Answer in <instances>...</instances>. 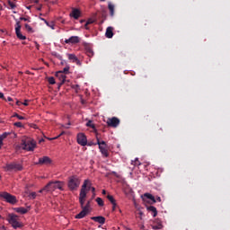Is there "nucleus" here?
Segmentation results:
<instances>
[{
	"label": "nucleus",
	"instance_id": "1",
	"mask_svg": "<svg viewBox=\"0 0 230 230\" xmlns=\"http://www.w3.org/2000/svg\"><path fill=\"white\" fill-rule=\"evenodd\" d=\"M55 190H60V191H64V181H49L44 188L40 190V193H44V191H55Z\"/></svg>",
	"mask_w": 230,
	"mask_h": 230
},
{
	"label": "nucleus",
	"instance_id": "2",
	"mask_svg": "<svg viewBox=\"0 0 230 230\" xmlns=\"http://www.w3.org/2000/svg\"><path fill=\"white\" fill-rule=\"evenodd\" d=\"M19 148L26 152H33L37 148V142L34 139L23 138L20 144Z\"/></svg>",
	"mask_w": 230,
	"mask_h": 230
},
{
	"label": "nucleus",
	"instance_id": "3",
	"mask_svg": "<svg viewBox=\"0 0 230 230\" xmlns=\"http://www.w3.org/2000/svg\"><path fill=\"white\" fill-rule=\"evenodd\" d=\"M19 219V216L12 213L7 216V222L12 225L13 229H22L24 227V224L17 221Z\"/></svg>",
	"mask_w": 230,
	"mask_h": 230
},
{
	"label": "nucleus",
	"instance_id": "4",
	"mask_svg": "<svg viewBox=\"0 0 230 230\" xmlns=\"http://www.w3.org/2000/svg\"><path fill=\"white\" fill-rule=\"evenodd\" d=\"M87 184H91V181L84 180L79 193V204L84 206L85 204V199H87Z\"/></svg>",
	"mask_w": 230,
	"mask_h": 230
},
{
	"label": "nucleus",
	"instance_id": "5",
	"mask_svg": "<svg viewBox=\"0 0 230 230\" xmlns=\"http://www.w3.org/2000/svg\"><path fill=\"white\" fill-rule=\"evenodd\" d=\"M67 187L70 191H76L80 188V178L76 175H72L68 178Z\"/></svg>",
	"mask_w": 230,
	"mask_h": 230
},
{
	"label": "nucleus",
	"instance_id": "6",
	"mask_svg": "<svg viewBox=\"0 0 230 230\" xmlns=\"http://www.w3.org/2000/svg\"><path fill=\"white\" fill-rule=\"evenodd\" d=\"M141 199L143 200V203L145 206H154L157 200L155 199V197L152 195L151 193L146 192L141 196Z\"/></svg>",
	"mask_w": 230,
	"mask_h": 230
},
{
	"label": "nucleus",
	"instance_id": "7",
	"mask_svg": "<svg viewBox=\"0 0 230 230\" xmlns=\"http://www.w3.org/2000/svg\"><path fill=\"white\" fill-rule=\"evenodd\" d=\"M0 199H4L8 204H17V197L4 191L0 193Z\"/></svg>",
	"mask_w": 230,
	"mask_h": 230
},
{
	"label": "nucleus",
	"instance_id": "8",
	"mask_svg": "<svg viewBox=\"0 0 230 230\" xmlns=\"http://www.w3.org/2000/svg\"><path fill=\"white\" fill-rule=\"evenodd\" d=\"M5 169L7 170V172H22L23 167L21 164L12 162L5 164Z\"/></svg>",
	"mask_w": 230,
	"mask_h": 230
},
{
	"label": "nucleus",
	"instance_id": "9",
	"mask_svg": "<svg viewBox=\"0 0 230 230\" xmlns=\"http://www.w3.org/2000/svg\"><path fill=\"white\" fill-rule=\"evenodd\" d=\"M97 145L99 146V150L101 154L104 157H109V150H107V142L105 141H100V137H97Z\"/></svg>",
	"mask_w": 230,
	"mask_h": 230
},
{
	"label": "nucleus",
	"instance_id": "10",
	"mask_svg": "<svg viewBox=\"0 0 230 230\" xmlns=\"http://www.w3.org/2000/svg\"><path fill=\"white\" fill-rule=\"evenodd\" d=\"M21 22H16L15 33L17 39H19L20 40H26V36L22 35V33L21 32Z\"/></svg>",
	"mask_w": 230,
	"mask_h": 230
},
{
	"label": "nucleus",
	"instance_id": "11",
	"mask_svg": "<svg viewBox=\"0 0 230 230\" xmlns=\"http://www.w3.org/2000/svg\"><path fill=\"white\" fill-rule=\"evenodd\" d=\"M77 143L81 146H87V136L84 133L77 134Z\"/></svg>",
	"mask_w": 230,
	"mask_h": 230
},
{
	"label": "nucleus",
	"instance_id": "12",
	"mask_svg": "<svg viewBox=\"0 0 230 230\" xmlns=\"http://www.w3.org/2000/svg\"><path fill=\"white\" fill-rule=\"evenodd\" d=\"M108 127H112L113 128H116L118 125H119V119L113 117L111 119H109L107 121Z\"/></svg>",
	"mask_w": 230,
	"mask_h": 230
},
{
	"label": "nucleus",
	"instance_id": "13",
	"mask_svg": "<svg viewBox=\"0 0 230 230\" xmlns=\"http://www.w3.org/2000/svg\"><path fill=\"white\" fill-rule=\"evenodd\" d=\"M81 208H82V211L79 214L75 215V218H77V219L85 218V217H87L89 213H91V210L84 208V207H81Z\"/></svg>",
	"mask_w": 230,
	"mask_h": 230
},
{
	"label": "nucleus",
	"instance_id": "14",
	"mask_svg": "<svg viewBox=\"0 0 230 230\" xmlns=\"http://www.w3.org/2000/svg\"><path fill=\"white\" fill-rule=\"evenodd\" d=\"M51 163H53V161L51 158H49V156H43L39 158V161L36 163V164H51Z\"/></svg>",
	"mask_w": 230,
	"mask_h": 230
},
{
	"label": "nucleus",
	"instance_id": "15",
	"mask_svg": "<svg viewBox=\"0 0 230 230\" xmlns=\"http://www.w3.org/2000/svg\"><path fill=\"white\" fill-rule=\"evenodd\" d=\"M80 42V37L72 36L69 39L65 40L66 44H78Z\"/></svg>",
	"mask_w": 230,
	"mask_h": 230
},
{
	"label": "nucleus",
	"instance_id": "16",
	"mask_svg": "<svg viewBox=\"0 0 230 230\" xmlns=\"http://www.w3.org/2000/svg\"><path fill=\"white\" fill-rule=\"evenodd\" d=\"M80 15H82V13L80 12V10L76 9V8H73L72 12L70 13V17H73L75 20L80 19Z\"/></svg>",
	"mask_w": 230,
	"mask_h": 230
},
{
	"label": "nucleus",
	"instance_id": "17",
	"mask_svg": "<svg viewBox=\"0 0 230 230\" xmlns=\"http://www.w3.org/2000/svg\"><path fill=\"white\" fill-rule=\"evenodd\" d=\"M91 220H93V222H97L98 224H105V217L103 216H97V217H92Z\"/></svg>",
	"mask_w": 230,
	"mask_h": 230
},
{
	"label": "nucleus",
	"instance_id": "18",
	"mask_svg": "<svg viewBox=\"0 0 230 230\" xmlns=\"http://www.w3.org/2000/svg\"><path fill=\"white\" fill-rule=\"evenodd\" d=\"M146 210L149 213H153V217H157V208L152 205H146Z\"/></svg>",
	"mask_w": 230,
	"mask_h": 230
},
{
	"label": "nucleus",
	"instance_id": "19",
	"mask_svg": "<svg viewBox=\"0 0 230 230\" xmlns=\"http://www.w3.org/2000/svg\"><path fill=\"white\" fill-rule=\"evenodd\" d=\"M114 28L112 27H108L106 29V33H105V36L107 39H112V37H114Z\"/></svg>",
	"mask_w": 230,
	"mask_h": 230
},
{
	"label": "nucleus",
	"instance_id": "20",
	"mask_svg": "<svg viewBox=\"0 0 230 230\" xmlns=\"http://www.w3.org/2000/svg\"><path fill=\"white\" fill-rule=\"evenodd\" d=\"M155 224H156V225H153L152 229H154V230L163 229V223H161V220H159L158 218L155 219Z\"/></svg>",
	"mask_w": 230,
	"mask_h": 230
},
{
	"label": "nucleus",
	"instance_id": "21",
	"mask_svg": "<svg viewBox=\"0 0 230 230\" xmlns=\"http://www.w3.org/2000/svg\"><path fill=\"white\" fill-rule=\"evenodd\" d=\"M13 210L16 213H20V215H26L28 213V208H24L23 207L14 208Z\"/></svg>",
	"mask_w": 230,
	"mask_h": 230
},
{
	"label": "nucleus",
	"instance_id": "22",
	"mask_svg": "<svg viewBox=\"0 0 230 230\" xmlns=\"http://www.w3.org/2000/svg\"><path fill=\"white\" fill-rule=\"evenodd\" d=\"M55 76L58 78L60 82H62V80L66 81V78H67V76H66V75L62 74L60 71L56 72Z\"/></svg>",
	"mask_w": 230,
	"mask_h": 230
},
{
	"label": "nucleus",
	"instance_id": "23",
	"mask_svg": "<svg viewBox=\"0 0 230 230\" xmlns=\"http://www.w3.org/2000/svg\"><path fill=\"white\" fill-rule=\"evenodd\" d=\"M40 21H43V22H45V24L49 27V28H51V30H55V22H49L46 19L44 18H40Z\"/></svg>",
	"mask_w": 230,
	"mask_h": 230
},
{
	"label": "nucleus",
	"instance_id": "24",
	"mask_svg": "<svg viewBox=\"0 0 230 230\" xmlns=\"http://www.w3.org/2000/svg\"><path fill=\"white\" fill-rule=\"evenodd\" d=\"M94 22H96V20L93 19V18H89L85 24H84V28L85 30H91V28L89 27V24H94Z\"/></svg>",
	"mask_w": 230,
	"mask_h": 230
},
{
	"label": "nucleus",
	"instance_id": "25",
	"mask_svg": "<svg viewBox=\"0 0 230 230\" xmlns=\"http://www.w3.org/2000/svg\"><path fill=\"white\" fill-rule=\"evenodd\" d=\"M115 5L112 3L108 4V10L110 11L111 17H114Z\"/></svg>",
	"mask_w": 230,
	"mask_h": 230
},
{
	"label": "nucleus",
	"instance_id": "26",
	"mask_svg": "<svg viewBox=\"0 0 230 230\" xmlns=\"http://www.w3.org/2000/svg\"><path fill=\"white\" fill-rule=\"evenodd\" d=\"M85 53L90 58H92V57H94V51H93V49H91L90 47L85 48Z\"/></svg>",
	"mask_w": 230,
	"mask_h": 230
},
{
	"label": "nucleus",
	"instance_id": "27",
	"mask_svg": "<svg viewBox=\"0 0 230 230\" xmlns=\"http://www.w3.org/2000/svg\"><path fill=\"white\" fill-rule=\"evenodd\" d=\"M7 4L8 8H10L11 10H13L17 7V5L15 4V0H7Z\"/></svg>",
	"mask_w": 230,
	"mask_h": 230
},
{
	"label": "nucleus",
	"instance_id": "28",
	"mask_svg": "<svg viewBox=\"0 0 230 230\" xmlns=\"http://www.w3.org/2000/svg\"><path fill=\"white\" fill-rule=\"evenodd\" d=\"M10 132H4L0 136V143L3 145V141H4V139H6L8 137V136H10Z\"/></svg>",
	"mask_w": 230,
	"mask_h": 230
},
{
	"label": "nucleus",
	"instance_id": "29",
	"mask_svg": "<svg viewBox=\"0 0 230 230\" xmlns=\"http://www.w3.org/2000/svg\"><path fill=\"white\" fill-rule=\"evenodd\" d=\"M50 62H52V64H54V65L60 64V66H66V60H64V59H59V62H57L54 59H50Z\"/></svg>",
	"mask_w": 230,
	"mask_h": 230
},
{
	"label": "nucleus",
	"instance_id": "30",
	"mask_svg": "<svg viewBox=\"0 0 230 230\" xmlns=\"http://www.w3.org/2000/svg\"><path fill=\"white\" fill-rule=\"evenodd\" d=\"M106 199H108V200H110L111 204H114L116 203V199H114V196L108 194L106 196Z\"/></svg>",
	"mask_w": 230,
	"mask_h": 230
},
{
	"label": "nucleus",
	"instance_id": "31",
	"mask_svg": "<svg viewBox=\"0 0 230 230\" xmlns=\"http://www.w3.org/2000/svg\"><path fill=\"white\" fill-rule=\"evenodd\" d=\"M47 80L50 85H55V84H57V81H55V77L53 76L47 77Z\"/></svg>",
	"mask_w": 230,
	"mask_h": 230
},
{
	"label": "nucleus",
	"instance_id": "32",
	"mask_svg": "<svg viewBox=\"0 0 230 230\" xmlns=\"http://www.w3.org/2000/svg\"><path fill=\"white\" fill-rule=\"evenodd\" d=\"M25 30H27L28 33H34L35 31H33V28L30 26V24L25 23Z\"/></svg>",
	"mask_w": 230,
	"mask_h": 230
},
{
	"label": "nucleus",
	"instance_id": "33",
	"mask_svg": "<svg viewBox=\"0 0 230 230\" xmlns=\"http://www.w3.org/2000/svg\"><path fill=\"white\" fill-rule=\"evenodd\" d=\"M69 69H70V66L69 65H66V67L61 70L60 72L63 74V75H69Z\"/></svg>",
	"mask_w": 230,
	"mask_h": 230
},
{
	"label": "nucleus",
	"instance_id": "34",
	"mask_svg": "<svg viewBox=\"0 0 230 230\" xmlns=\"http://www.w3.org/2000/svg\"><path fill=\"white\" fill-rule=\"evenodd\" d=\"M95 200H96L98 206H101V207L104 206L103 199L102 198H96Z\"/></svg>",
	"mask_w": 230,
	"mask_h": 230
},
{
	"label": "nucleus",
	"instance_id": "35",
	"mask_svg": "<svg viewBox=\"0 0 230 230\" xmlns=\"http://www.w3.org/2000/svg\"><path fill=\"white\" fill-rule=\"evenodd\" d=\"M131 164H133V166H141V164L139 163V158H136L135 161H132Z\"/></svg>",
	"mask_w": 230,
	"mask_h": 230
},
{
	"label": "nucleus",
	"instance_id": "36",
	"mask_svg": "<svg viewBox=\"0 0 230 230\" xmlns=\"http://www.w3.org/2000/svg\"><path fill=\"white\" fill-rule=\"evenodd\" d=\"M95 126L93 123V120H88V122L86 123V127H90V128H95Z\"/></svg>",
	"mask_w": 230,
	"mask_h": 230
},
{
	"label": "nucleus",
	"instance_id": "37",
	"mask_svg": "<svg viewBox=\"0 0 230 230\" xmlns=\"http://www.w3.org/2000/svg\"><path fill=\"white\" fill-rule=\"evenodd\" d=\"M12 118H18L19 119H26V118L19 115V113L15 112L13 113V115L12 116Z\"/></svg>",
	"mask_w": 230,
	"mask_h": 230
},
{
	"label": "nucleus",
	"instance_id": "38",
	"mask_svg": "<svg viewBox=\"0 0 230 230\" xmlns=\"http://www.w3.org/2000/svg\"><path fill=\"white\" fill-rule=\"evenodd\" d=\"M13 126L17 127L18 128H24V126L22 125V122H14Z\"/></svg>",
	"mask_w": 230,
	"mask_h": 230
},
{
	"label": "nucleus",
	"instance_id": "39",
	"mask_svg": "<svg viewBox=\"0 0 230 230\" xmlns=\"http://www.w3.org/2000/svg\"><path fill=\"white\" fill-rule=\"evenodd\" d=\"M81 208H84V209H89L91 208V200H88L85 204V206H81Z\"/></svg>",
	"mask_w": 230,
	"mask_h": 230
},
{
	"label": "nucleus",
	"instance_id": "40",
	"mask_svg": "<svg viewBox=\"0 0 230 230\" xmlns=\"http://www.w3.org/2000/svg\"><path fill=\"white\" fill-rule=\"evenodd\" d=\"M66 84V81H64V79L62 81H60L59 83H58V91H60V88L62 87V85H64Z\"/></svg>",
	"mask_w": 230,
	"mask_h": 230
},
{
	"label": "nucleus",
	"instance_id": "41",
	"mask_svg": "<svg viewBox=\"0 0 230 230\" xmlns=\"http://www.w3.org/2000/svg\"><path fill=\"white\" fill-rule=\"evenodd\" d=\"M20 21H24L25 22H31L30 17H20Z\"/></svg>",
	"mask_w": 230,
	"mask_h": 230
},
{
	"label": "nucleus",
	"instance_id": "42",
	"mask_svg": "<svg viewBox=\"0 0 230 230\" xmlns=\"http://www.w3.org/2000/svg\"><path fill=\"white\" fill-rule=\"evenodd\" d=\"M75 64H77V66H82V63L80 62V59L78 58H73L72 59Z\"/></svg>",
	"mask_w": 230,
	"mask_h": 230
},
{
	"label": "nucleus",
	"instance_id": "43",
	"mask_svg": "<svg viewBox=\"0 0 230 230\" xmlns=\"http://www.w3.org/2000/svg\"><path fill=\"white\" fill-rule=\"evenodd\" d=\"M95 145H98V142L93 143V141H90V142H87V144H86L87 146H95Z\"/></svg>",
	"mask_w": 230,
	"mask_h": 230
},
{
	"label": "nucleus",
	"instance_id": "44",
	"mask_svg": "<svg viewBox=\"0 0 230 230\" xmlns=\"http://www.w3.org/2000/svg\"><path fill=\"white\" fill-rule=\"evenodd\" d=\"M46 139H48L49 141H55V139H58V137H47L46 136L44 137Z\"/></svg>",
	"mask_w": 230,
	"mask_h": 230
},
{
	"label": "nucleus",
	"instance_id": "45",
	"mask_svg": "<svg viewBox=\"0 0 230 230\" xmlns=\"http://www.w3.org/2000/svg\"><path fill=\"white\" fill-rule=\"evenodd\" d=\"M30 197H31V199H37V192H31L30 194Z\"/></svg>",
	"mask_w": 230,
	"mask_h": 230
},
{
	"label": "nucleus",
	"instance_id": "46",
	"mask_svg": "<svg viewBox=\"0 0 230 230\" xmlns=\"http://www.w3.org/2000/svg\"><path fill=\"white\" fill-rule=\"evenodd\" d=\"M92 186H93V183H91V181H90V183H88L86 186V191L91 190V189L93 188Z\"/></svg>",
	"mask_w": 230,
	"mask_h": 230
},
{
	"label": "nucleus",
	"instance_id": "47",
	"mask_svg": "<svg viewBox=\"0 0 230 230\" xmlns=\"http://www.w3.org/2000/svg\"><path fill=\"white\" fill-rule=\"evenodd\" d=\"M0 99L6 102V97H4V93L0 92Z\"/></svg>",
	"mask_w": 230,
	"mask_h": 230
},
{
	"label": "nucleus",
	"instance_id": "48",
	"mask_svg": "<svg viewBox=\"0 0 230 230\" xmlns=\"http://www.w3.org/2000/svg\"><path fill=\"white\" fill-rule=\"evenodd\" d=\"M111 204H112V211H116V208H118V204L116 202Z\"/></svg>",
	"mask_w": 230,
	"mask_h": 230
},
{
	"label": "nucleus",
	"instance_id": "49",
	"mask_svg": "<svg viewBox=\"0 0 230 230\" xmlns=\"http://www.w3.org/2000/svg\"><path fill=\"white\" fill-rule=\"evenodd\" d=\"M68 58H76V56L75 54H69Z\"/></svg>",
	"mask_w": 230,
	"mask_h": 230
},
{
	"label": "nucleus",
	"instance_id": "50",
	"mask_svg": "<svg viewBox=\"0 0 230 230\" xmlns=\"http://www.w3.org/2000/svg\"><path fill=\"white\" fill-rule=\"evenodd\" d=\"M22 105L28 107V100H25L24 102H22Z\"/></svg>",
	"mask_w": 230,
	"mask_h": 230
},
{
	"label": "nucleus",
	"instance_id": "51",
	"mask_svg": "<svg viewBox=\"0 0 230 230\" xmlns=\"http://www.w3.org/2000/svg\"><path fill=\"white\" fill-rule=\"evenodd\" d=\"M80 87V85L78 84H73L72 85V89H78Z\"/></svg>",
	"mask_w": 230,
	"mask_h": 230
},
{
	"label": "nucleus",
	"instance_id": "52",
	"mask_svg": "<svg viewBox=\"0 0 230 230\" xmlns=\"http://www.w3.org/2000/svg\"><path fill=\"white\" fill-rule=\"evenodd\" d=\"M30 127H31L32 128H39L36 124H30Z\"/></svg>",
	"mask_w": 230,
	"mask_h": 230
},
{
	"label": "nucleus",
	"instance_id": "53",
	"mask_svg": "<svg viewBox=\"0 0 230 230\" xmlns=\"http://www.w3.org/2000/svg\"><path fill=\"white\" fill-rule=\"evenodd\" d=\"M93 130L96 134V137H98V129H96V127H95V128H93Z\"/></svg>",
	"mask_w": 230,
	"mask_h": 230
},
{
	"label": "nucleus",
	"instance_id": "54",
	"mask_svg": "<svg viewBox=\"0 0 230 230\" xmlns=\"http://www.w3.org/2000/svg\"><path fill=\"white\" fill-rule=\"evenodd\" d=\"M155 200H156L157 202H162L161 197H159V196L156 197Z\"/></svg>",
	"mask_w": 230,
	"mask_h": 230
},
{
	"label": "nucleus",
	"instance_id": "55",
	"mask_svg": "<svg viewBox=\"0 0 230 230\" xmlns=\"http://www.w3.org/2000/svg\"><path fill=\"white\" fill-rule=\"evenodd\" d=\"M36 9L38 10V12H40V10H42V4H40V6L36 7Z\"/></svg>",
	"mask_w": 230,
	"mask_h": 230
},
{
	"label": "nucleus",
	"instance_id": "56",
	"mask_svg": "<svg viewBox=\"0 0 230 230\" xmlns=\"http://www.w3.org/2000/svg\"><path fill=\"white\" fill-rule=\"evenodd\" d=\"M111 175H114L115 177H119V176H118V172H114V171L111 172Z\"/></svg>",
	"mask_w": 230,
	"mask_h": 230
},
{
	"label": "nucleus",
	"instance_id": "57",
	"mask_svg": "<svg viewBox=\"0 0 230 230\" xmlns=\"http://www.w3.org/2000/svg\"><path fill=\"white\" fill-rule=\"evenodd\" d=\"M6 102H13V99L12 97H7Z\"/></svg>",
	"mask_w": 230,
	"mask_h": 230
},
{
	"label": "nucleus",
	"instance_id": "58",
	"mask_svg": "<svg viewBox=\"0 0 230 230\" xmlns=\"http://www.w3.org/2000/svg\"><path fill=\"white\" fill-rule=\"evenodd\" d=\"M64 134H66V131H62L57 137H60L64 136Z\"/></svg>",
	"mask_w": 230,
	"mask_h": 230
},
{
	"label": "nucleus",
	"instance_id": "59",
	"mask_svg": "<svg viewBox=\"0 0 230 230\" xmlns=\"http://www.w3.org/2000/svg\"><path fill=\"white\" fill-rule=\"evenodd\" d=\"M16 105L18 106L22 105V102L21 101H16Z\"/></svg>",
	"mask_w": 230,
	"mask_h": 230
},
{
	"label": "nucleus",
	"instance_id": "60",
	"mask_svg": "<svg viewBox=\"0 0 230 230\" xmlns=\"http://www.w3.org/2000/svg\"><path fill=\"white\" fill-rule=\"evenodd\" d=\"M91 191H92L93 193H95L96 189H95L94 187H92V188H91Z\"/></svg>",
	"mask_w": 230,
	"mask_h": 230
},
{
	"label": "nucleus",
	"instance_id": "61",
	"mask_svg": "<svg viewBox=\"0 0 230 230\" xmlns=\"http://www.w3.org/2000/svg\"><path fill=\"white\" fill-rule=\"evenodd\" d=\"M25 73L26 75H33V73L30 72L29 70H27Z\"/></svg>",
	"mask_w": 230,
	"mask_h": 230
},
{
	"label": "nucleus",
	"instance_id": "62",
	"mask_svg": "<svg viewBox=\"0 0 230 230\" xmlns=\"http://www.w3.org/2000/svg\"><path fill=\"white\" fill-rule=\"evenodd\" d=\"M0 230H6V226H3L2 227H0Z\"/></svg>",
	"mask_w": 230,
	"mask_h": 230
},
{
	"label": "nucleus",
	"instance_id": "63",
	"mask_svg": "<svg viewBox=\"0 0 230 230\" xmlns=\"http://www.w3.org/2000/svg\"><path fill=\"white\" fill-rule=\"evenodd\" d=\"M44 141H45L44 138H41V139L39 140V143H40H40H44Z\"/></svg>",
	"mask_w": 230,
	"mask_h": 230
},
{
	"label": "nucleus",
	"instance_id": "64",
	"mask_svg": "<svg viewBox=\"0 0 230 230\" xmlns=\"http://www.w3.org/2000/svg\"><path fill=\"white\" fill-rule=\"evenodd\" d=\"M102 195H107V190H102Z\"/></svg>",
	"mask_w": 230,
	"mask_h": 230
}]
</instances>
